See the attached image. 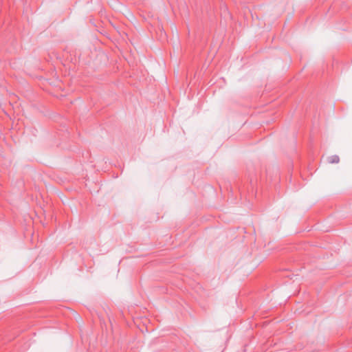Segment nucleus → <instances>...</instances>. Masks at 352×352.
Masks as SVG:
<instances>
[{
	"label": "nucleus",
	"mask_w": 352,
	"mask_h": 352,
	"mask_svg": "<svg viewBox=\"0 0 352 352\" xmlns=\"http://www.w3.org/2000/svg\"><path fill=\"white\" fill-rule=\"evenodd\" d=\"M327 161L329 163H338L340 160L339 157L337 155H332L327 158Z\"/></svg>",
	"instance_id": "f257e3e1"
}]
</instances>
